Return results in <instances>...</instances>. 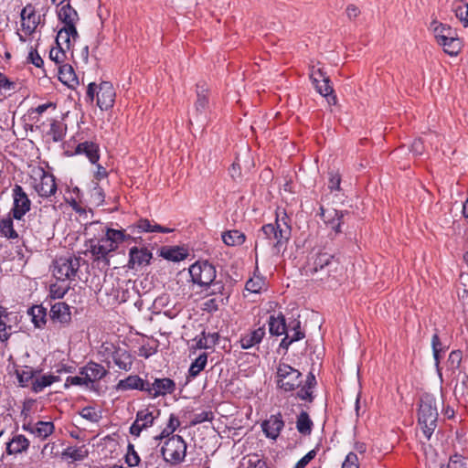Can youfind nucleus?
<instances>
[{
    "instance_id": "obj_15",
    "label": "nucleus",
    "mask_w": 468,
    "mask_h": 468,
    "mask_svg": "<svg viewBox=\"0 0 468 468\" xmlns=\"http://www.w3.org/2000/svg\"><path fill=\"white\" fill-rule=\"evenodd\" d=\"M284 421L282 414L271 415L268 420H265L261 423V429L267 438L276 440L282 429L284 428Z\"/></svg>"
},
{
    "instance_id": "obj_49",
    "label": "nucleus",
    "mask_w": 468,
    "mask_h": 468,
    "mask_svg": "<svg viewBox=\"0 0 468 468\" xmlns=\"http://www.w3.org/2000/svg\"><path fill=\"white\" fill-rule=\"evenodd\" d=\"M48 108L56 109V104L49 101L44 104H40L36 108H31L28 111L29 116L36 123L39 122V115L45 112Z\"/></svg>"
},
{
    "instance_id": "obj_39",
    "label": "nucleus",
    "mask_w": 468,
    "mask_h": 468,
    "mask_svg": "<svg viewBox=\"0 0 468 468\" xmlns=\"http://www.w3.org/2000/svg\"><path fill=\"white\" fill-rule=\"evenodd\" d=\"M55 426L52 421L39 420L34 424L33 434L40 440H46L49 435L54 432Z\"/></svg>"
},
{
    "instance_id": "obj_58",
    "label": "nucleus",
    "mask_w": 468,
    "mask_h": 468,
    "mask_svg": "<svg viewBox=\"0 0 468 468\" xmlns=\"http://www.w3.org/2000/svg\"><path fill=\"white\" fill-rule=\"evenodd\" d=\"M441 468H467V466L462 455L454 453L450 457L448 464L441 465Z\"/></svg>"
},
{
    "instance_id": "obj_12",
    "label": "nucleus",
    "mask_w": 468,
    "mask_h": 468,
    "mask_svg": "<svg viewBox=\"0 0 468 468\" xmlns=\"http://www.w3.org/2000/svg\"><path fill=\"white\" fill-rule=\"evenodd\" d=\"M153 381L148 379V387H146V394L150 398L165 397L172 394L176 390V382L169 378H152Z\"/></svg>"
},
{
    "instance_id": "obj_38",
    "label": "nucleus",
    "mask_w": 468,
    "mask_h": 468,
    "mask_svg": "<svg viewBox=\"0 0 468 468\" xmlns=\"http://www.w3.org/2000/svg\"><path fill=\"white\" fill-rule=\"evenodd\" d=\"M64 37V41L67 44V48H69L70 37L74 40L79 37L76 26L70 23L69 26H64L58 32L56 37V45L59 46V38Z\"/></svg>"
},
{
    "instance_id": "obj_5",
    "label": "nucleus",
    "mask_w": 468,
    "mask_h": 468,
    "mask_svg": "<svg viewBox=\"0 0 468 468\" xmlns=\"http://www.w3.org/2000/svg\"><path fill=\"white\" fill-rule=\"evenodd\" d=\"M276 378L277 387L285 392L294 391L303 383L302 373L285 363L279 364Z\"/></svg>"
},
{
    "instance_id": "obj_43",
    "label": "nucleus",
    "mask_w": 468,
    "mask_h": 468,
    "mask_svg": "<svg viewBox=\"0 0 468 468\" xmlns=\"http://www.w3.org/2000/svg\"><path fill=\"white\" fill-rule=\"evenodd\" d=\"M160 415V410H156V415L148 409L138 410L136 413V420L142 421L143 427L148 428L154 424V419Z\"/></svg>"
},
{
    "instance_id": "obj_17",
    "label": "nucleus",
    "mask_w": 468,
    "mask_h": 468,
    "mask_svg": "<svg viewBox=\"0 0 468 468\" xmlns=\"http://www.w3.org/2000/svg\"><path fill=\"white\" fill-rule=\"evenodd\" d=\"M36 192L41 197H49L57 192V183L55 176L44 170L40 177V182L34 186Z\"/></svg>"
},
{
    "instance_id": "obj_19",
    "label": "nucleus",
    "mask_w": 468,
    "mask_h": 468,
    "mask_svg": "<svg viewBox=\"0 0 468 468\" xmlns=\"http://www.w3.org/2000/svg\"><path fill=\"white\" fill-rule=\"evenodd\" d=\"M49 317L53 322H58L62 325H69L71 322V313L69 304L58 302L51 305Z\"/></svg>"
},
{
    "instance_id": "obj_42",
    "label": "nucleus",
    "mask_w": 468,
    "mask_h": 468,
    "mask_svg": "<svg viewBox=\"0 0 468 468\" xmlns=\"http://www.w3.org/2000/svg\"><path fill=\"white\" fill-rule=\"evenodd\" d=\"M39 370H34L30 367H26L25 369H16L15 373L20 387H27L30 380H32Z\"/></svg>"
},
{
    "instance_id": "obj_10",
    "label": "nucleus",
    "mask_w": 468,
    "mask_h": 468,
    "mask_svg": "<svg viewBox=\"0 0 468 468\" xmlns=\"http://www.w3.org/2000/svg\"><path fill=\"white\" fill-rule=\"evenodd\" d=\"M13 207L10 214L16 220H21L31 208V200L20 185H15L13 188Z\"/></svg>"
},
{
    "instance_id": "obj_21",
    "label": "nucleus",
    "mask_w": 468,
    "mask_h": 468,
    "mask_svg": "<svg viewBox=\"0 0 468 468\" xmlns=\"http://www.w3.org/2000/svg\"><path fill=\"white\" fill-rule=\"evenodd\" d=\"M76 154H85L91 164H96L100 159V148L96 143L85 141L75 148Z\"/></svg>"
},
{
    "instance_id": "obj_62",
    "label": "nucleus",
    "mask_w": 468,
    "mask_h": 468,
    "mask_svg": "<svg viewBox=\"0 0 468 468\" xmlns=\"http://www.w3.org/2000/svg\"><path fill=\"white\" fill-rule=\"evenodd\" d=\"M454 12L455 16L463 22V27H468V4L456 6Z\"/></svg>"
},
{
    "instance_id": "obj_55",
    "label": "nucleus",
    "mask_w": 468,
    "mask_h": 468,
    "mask_svg": "<svg viewBox=\"0 0 468 468\" xmlns=\"http://www.w3.org/2000/svg\"><path fill=\"white\" fill-rule=\"evenodd\" d=\"M125 463L130 467L138 466L141 463V458L137 452L134 450V446L132 443L128 444V451L125 455Z\"/></svg>"
},
{
    "instance_id": "obj_7",
    "label": "nucleus",
    "mask_w": 468,
    "mask_h": 468,
    "mask_svg": "<svg viewBox=\"0 0 468 468\" xmlns=\"http://www.w3.org/2000/svg\"><path fill=\"white\" fill-rule=\"evenodd\" d=\"M80 269V258L62 256L54 261L53 275L58 281L73 279Z\"/></svg>"
},
{
    "instance_id": "obj_44",
    "label": "nucleus",
    "mask_w": 468,
    "mask_h": 468,
    "mask_svg": "<svg viewBox=\"0 0 468 468\" xmlns=\"http://www.w3.org/2000/svg\"><path fill=\"white\" fill-rule=\"evenodd\" d=\"M90 191V202L95 207H100L104 203L105 194L99 183L93 182Z\"/></svg>"
},
{
    "instance_id": "obj_4",
    "label": "nucleus",
    "mask_w": 468,
    "mask_h": 468,
    "mask_svg": "<svg viewBox=\"0 0 468 468\" xmlns=\"http://www.w3.org/2000/svg\"><path fill=\"white\" fill-rule=\"evenodd\" d=\"M161 453L165 463L179 464L186 457V442L181 436L173 435L162 446Z\"/></svg>"
},
{
    "instance_id": "obj_50",
    "label": "nucleus",
    "mask_w": 468,
    "mask_h": 468,
    "mask_svg": "<svg viewBox=\"0 0 468 468\" xmlns=\"http://www.w3.org/2000/svg\"><path fill=\"white\" fill-rule=\"evenodd\" d=\"M463 360V352L459 349L453 350L450 353L448 360H447V366L449 369L455 371L458 369L461 366Z\"/></svg>"
},
{
    "instance_id": "obj_30",
    "label": "nucleus",
    "mask_w": 468,
    "mask_h": 468,
    "mask_svg": "<svg viewBox=\"0 0 468 468\" xmlns=\"http://www.w3.org/2000/svg\"><path fill=\"white\" fill-rule=\"evenodd\" d=\"M314 422L309 414L302 410L296 417V429L298 432L303 436H308L312 433Z\"/></svg>"
},
{
    "instance_id": "obj_51",
    "label": "nucleus",
    "mask_w": 468,
    "mask_h": 468,
    "mask_svg": "<svg viewBox=\"0 0 468 468\" xmlns=\"http://www.w3.org/2000/svg\"><path fill=\"white\" fill-rule=\"evenodd\" d=\"M80 415L89 420V421H91V422H99L100 420L101 419V412H97L95 410V409L91 406H86L84 407L80 411Z\"/></svg>"
},
{
    "instance_id": "obj_47",
    "label": "nucleus",
    "mask_w": 468,
    "mask_h": 468,
    "mask_svg": "<svg viewBox=\"0 0 468 468\" xmlns=\"http://www.w3.org/2000/svg\"><path fill=\"white\" fill-rule=\"evenodd\" d=\"M65 132L66 127L62 123H60L57 120L52 121L48 135L52 137V140L54 142H61L65 136Z\"/></svg>"
},
{
    "instance_id": "obj_24",
    "label": "nucleus",
    "mask_w": 468,
    "mask_h": 468,
    "mask_svg": "<svg viewBox=\"0 0 468 468\" xmlns=\"http://www.w3.org/2000/svg\"><path fill=\"white\" fill-rule=\"evenodd\" d=\"M188 253L184 248L174 246H164L160 249V256L167 261L178 262L185 260Z\"/></svg>"
},
{
    "instance_id": "obj_63",
    "label": "nucleus",
    "mask_w": 468,
    "mask_h": 468,
    "mask_svg": "<svg viewBox=\"0 0 468 468\" xmlns=\"http://www.w3.org/2000/svg\"><path fill=\"white\" fill-rule=\"evenodd\" d=\"M28 63L35 65L37 68H42L44 61L36 48H31L27 58Z\"/></svg>"
},
{
    "instance_id": "obj_28",
    "label": "nucleus",
    "mask_w": 468,
    "mask_h": 468,
    "mask_svg": "<svg viewBox=\"0 0 468 468\" xmlns=\"http://www.w3.org/2000/svg\"><path fill=\"white\" fill-rule=\"evenodd\" d=\"M125 229H114L112 228L105 229V237L101 238L102 242H109V246L115 251L119 244L123 242L125 237Z\"/></svg>"
},
{
    "instance_id": "obj_9",
    "label": "nucleus",
    "mask_w": 468,
    "mask_h": 468,
    "mask_svg": "<svg viewBox=\"0 0 468 468\" xmlns=\"http://www.w3.org/2000/svg\"><path fill=\"white\" fill-rule=\"evenodd\" d=\"M258 239L271 246L274 253H280L282 250H284L289 242L288 239H282L280 237L278 230L274 228V225L265 224L259 230Z\"/></svg>"
},
{
    "instance_id": "obj_18",
    "label": "nucleus",
    "mask_w": 468,
    "mask_h": 468,
    "mask_svg": "<svg viewBox=\"0 0 468 468\" xmlns=\"http://www.w3.org/2000/svg\"><path fill=\"white\" fill-rule=\"evenodd\" d=\"M22 28L27 35L34 33L39 24L40 16L36 15L35 7L32 4L27 5L21 11Z\"/></svg>"
},
{
    "instance_id": "obj_56",
    "label": "nucleus",
    "mask_w": 468,
    "mask_h": 468,
    "mask_svg": "<svg viewBox=\"0 0 468 468\" xmlns=\"http://www.w3.org/2000/svg\"><path fill=\"white\" fill-rule=\"evenodd\" d=\"M90 382H91V378L89 377H80V376L70 377L69 376L66 378L64 388H69V386H71V385H73V386H83L84 385V386L90 388Z\"/></svg>"
},
{
    "instance_id": "obj_35",
    "label": "nucleus",
    "mask_w": 468,
    "mask_h": 468,
    "mask_svg": "<svg viewBox=\"0 0 468 468\" xmlns=\"http://www.w3.org/2000/svg\"><path fill=\"white\" fill-rule=\"evenodd\" d=\"M431 26L438 43L445 40L446 37L456 35V30L449 25L433 21Z\"/></svg>"
},
{
    "instance_id": "obj_54",
    "label": "nucleus",
    "mask_w": 468,
    "mask_h": 468,
    "mask_svg": "<svg viewBox=\"0 0 468 468\" xmlns=\"http://www.w3.org/2000/svg\"><path fill=\"white\" fill-rule=\"evenodd\" d=\"M32 323L35 327L42 329L47 323V309L42 305H39V308L37 309V313L33 315Z\"/></svg>"
},
{
    "instance_id": "obj_32",
    "label": "nucleus",
    "mask_w": 468,
    "mask_h": 468,
    "mask_svg": "<svg viewBox=\"0 0 468 468\" xmlns=\"http://www.w3.org/2000/svg\"><path fill=\"white\" fill-rule=\"evenodd\" d=\"M58 17L65 26H69L70 23L75 24L79 19L78 13L70 3H67L58 9Z\"/></svg>"
},
{
    "instance_id": "obj_46",
    "label": "nucleus",
    "mask_w": 468,
    "mask_h": 468,
    "mask_svg": "<svg viewBox=\"0 0 468 468\" xmlns=\"http://www.w3.org/2000/svg\"><path fill=\"white\" fill-rule=\"evenodd\" d=\"M265 279L261 276L250 278L245 284V289L252 293H260L265 286Z\"/></svg>"
},
{
    "instance_id": "obj_60",
    "label": "nucleus",
    "mask_w": 468,
    "mask_h": 468,
    "mask_svg": "<svg viewBox=\"0 0 468 468\" xmlns=\"http://www.w3.org/2000/svg\"><path fill=\"white\" fill-rule=\"evenodd\" d=\"M329 180H328V187L331 191L337 190L339 191L340 184H341V176L338 172H335L334 170L328 172Z\"/></svg>"
},
{
    "instance_id": "obj_45",
    "label": "nucleus",
    "mask_w": 468,
    "mask_h": 468,
    "mask_svg": "<svg viewBox=\"0 0 468 468\" xmlns=\"http://www.w3.org/2000/svg\"><path fill=\"white\" fill-rule=\"evenodd\" d=\"M228 303V296H216L204 303V310L208 313H214L217 312L220 306L227 305Z\"/></svg>"
},
{
    "instance_id": "obj_26",
    "label": "nucleus",
    "mask_w": 468,
    "mask_h": 468,
    "mask_svg": "<svg viewBox=\"0 0 468 468\" xmlns=\"http://www.w3.org/2000/svg\"><path fill=\"white\" fill-rule=\"evenodd\" d=\"M89 450L86 445L67 447L61 453L64 460H70L73 462H80L89 456Z\"/></svg>"
},
{
    "instance_id": "obj_13",
    "label": "nucleus",
    "mask_w": 468,
    "mask_h": 468,
    "mask_svg": "<svg viewBox=\"0 0 468 468\" xmlns=\"http://www.w3.org/2000/svg\"><path fill=\"white\" fill-rule=\"evenodd\" d=\"M320 216L324 222L330 227L336 235L343 232V226L346 224V218L349 217V212L336 209L326 210L324 207H321Z\"/></svg>"
},
{
    "instance_id": "obj_33",
    "label": "nucleus",
    "mask_w": 468,
    "mask_h": 468,
    "mask_svg": "<svg viewBox=\"0 0 468 468\" xmlns=\"http://www.w3.org/2000/svg\"><path fill=\"white\" fill-rule=\"evenodd\" d=\"M13 219L15 218L10 213L6 218L0 219V233L8 239H16L18 238V233L14 229Z\"/></svg>"
},
{
    "instance_id": "obj_11",
    "label": "nucleus",
    "mask_w": 468,
    "mask_h": 468,
    "mask_svg": "<svg viewBox=\"0 0 468 468\" xmlns=\"http://www.w3.org/2000/svg\"><path fill=\"white\" fill-rule=\"evenodd\" d=\"M101 242V239H90L89 240V250L91 253L93 262L96 263L97 267L107 270L110 267L109 255L114 250L109 245H103Z\"/></svg>"
},
{
    "instance_id": "obj_36",
    "label": "nucleus",
    "mask_w": 468,
    "mask_h": 468,
    "mask_svg": "<svg viewBox=\"0 0 468 468\" xmlns=\"http://www.w3.org/2000/svg\"><path fill=\"white\" fill-rule=\"evenodd\" d=\"M274 228L278 230L280 237L283 239H288L290 240L292 235V227L290 225V218L286 213L282 218L276 217Z\"/></svg>"
},
{
    "instance_id": "obj_1",
    "label": "nucleus",
    "mask_w": 468,
    "mask_h": 468,
    "mask_svg": "<svg viewBox=\"0 0 468 468\" xmlns=\"http://www.w3.org/2000/svg\"><path fill=\"white\" fill-rule=\"evenodd\" d=\"M438 417L435 397L430 393L422 394L420 398L418 423L427 440L431 439L437 428Z\"/></svg>"
},
{
    "instance_id": "obj_31",
    "label": "nucleus",
    "mask_w": 468,
    "mask_h": 468,
    "mask_svg": "<svg viewBox=\"0 0 468 468\" xmlns=\"http://www.w3.org/2000/svg\"><path fill=\"white\" fill-rule=\"evenodd\" d=\"M313 85L319 94L327 99L329 104L335 105L336 103L337 99L331 85L330 78L324 79L320 83Z\"/></svg>"
},
{
    "instance_id": "obj_48",
    "label": "nucleus",
    "mask_w": 468,
    "mask_h": 468,
    "mask_svg": "<svg viewBox=\"0 0 468 468\" xmlns=\"http://www.w3.org/2000/svg\"><path fill=\"white\" fill-rule=\"evenodd\" d=\"M51 384H53L51 375H43L41 378L32 381V390L35 393H38L42 391L45 388L50 386Z\"/></svg>"
},
{
    "instance_id": "obj_61",
    "label": "nucleus",
    "mask_w": 468,
    "mask_h": 468,
    "mask_svg": "<svg viewBox=\"0 0 468 468\" xmlns=\"http://www.w3.org/2000/svg\"><path fill=\"white\" fill-rule=\"evenodd\" d=\"M212 287L210 294H219L218 296H228L229 299L230 292L225 288L224 283L221 281H215L210 284Z\"/></svg>"
},
{
    "instance_id": "obj_64",
    "label": "nucleus",
    "mask_w": 468,
    "mask_h": 468,
    "mask_svg": "<svg viewBox=\"0 0 468 468\" xmlns=\"http://www.w3.org/2000/svg\"><path fill=\"white\" fill-rule=\"evenodd\" d=\"M342 468H359L357 455L355 452H349L342 464Z\"/></svg>"
},
{
    "instance_id": "obj_40",
    "label": "nucleus",
    "mask_w": 468,
    "mask_h": 468,
    "mask_svg": "<svg viewBox=\"0 0 468 468\" xmlns=\"http://www.w3.org/2000/svg\"><path fill=\"white\" fill-rule=\"evenodd\" d=\"M443 47L444 52L450 56H456L461 50V40L457 37V34L446 37L445 40L439 42Z\"/></svg>"
},
{
    "instance_id": "obj_53",
    "label": "nucleus",
    "mask_w": 468,
    "mask_h": 468,
    "mask_svg": "<svg viewBox=\"0 0 468 468\" xmlns=\"http://www.w3.org/2000/svg\"><path fill=\"white\" fill-rule=\"evenodd\" d=\"M299 390L296 392L295 398L305 400L309 403H312L314 400V388H308L306 384H301V386L298 388Z\"/></svg>"
},
{
    "instance_id": "obj_34",
    "label": "nucleus",
    "mask_w": 468,
    "mask_h": 468,
    "mask_svg": "<svg viewBox=\"0 0 468 468\" xmlns=\"http://www.w3.org/2000/svg\"><path fill=\"white\" fill-rule=\"evenodd\" d=\"M88 369H90L89 378H91V382H90V388L95 390L94 382L105 378L108 374V370H106L101 364L94 361L88 362Z\"/></svg>"
},
{
    "instance_id": "obj_14",
    "label": "nucleus",
    "mask_w": 468,
    "mask_h": 468,
    "mask_svg": "<svg viewBox=\"0 0 468 468\" xmlns=\"http://www.w3.org/2000/svg\"><path fill=\"white\" fill-rule=\"evenodd\" d=\"M152 258L153 253L147 248L133 246L129 250L127 267L138 271L143 266L149 265Z\"/></svg>"
},
{
    "instance_id": "obj_23",
    "label": "nucleus",
    "mask_w": 468,
    "mask_h": 468,
    "mask_svg": "<svg viewBox=\"0 0 468 468\" xmlns=\"http://www.w3.org/2000/svg\"><path fill=\"white\" fill-rule=\"evenodd\" d=\"M114 364L122 370L129 371L132 368L133 363V357L126 350L118 348L112 352V355Z\"/></svg>"
},
{
    "instance_id": "obj_37",
    "label": "nucleus",
    "mask_w": 468,
    "mask_h": 468,
    "mask_svg": "<svg viewBox=\"0 0 468 468\" xmlns=\"http://www.w3.org/2000/svg\"><path fill=\"white\" fill-rule=\"evenodd\" d=\"M222 240L227 246H239L246 240V236L239 230L233 229L222 233Z\"/></svg>"
},
{
    "instance_id": "obj_25",
    "label": "nucleus",
    "mask_w": 468,
    "mask_h": 468,
    "mask_svg": "<svg viewBox=\"0 0 468 468\" xmlns=\"http://www.w3.org/2000/svg\"><path fill=\"white\" fill-rule=\"evenodd\" d=\"M29 444L30 442L26 436L22 434L16 435L6 443V453L9 455L21 453L28 449Z\"/></svg>"
},
{
    "instance_id": "obj_57",
    "label": "nucleus",
    "mask_w": 468,
    "mask_h": 468,
    "mask_svg": "<svg viewBox=\"0 0 468 468\" xmlns=\"http://www.w3.org/2000/svg\"><path fill=\"white\" fill-rule=\"evenodd\" d=\"M65 58L66 53L60 45H57V48H52L49 51V58L58 65H60Z\"/></svg>"
},
{
    "instance_id": "obj_20",
    "label": "nucleus",
    "mask_w": 468,
    "mask_h": 468,
    "mask_svg": "<svg viewBox=\"0 0 468 468\" xmlns=\"http://www.w3.org/2000/svg\"><path fill=\"white\" fill-rule=\"evenodd\" d=\"M148 379H143L138 375H130L124 379H121L115 388L117 390L136 389L146 393Z\"/></svg>"
},
{
    "instance_id": "obj_29",
    "label": "nucleus",
    "mask_w": 468,
    "mask_h": 468,
    "mask_svg": "<svg viewBox=\"0 0 468 468\" xmlns=\"http://www.w3.org/2000/svg\"><path fill=\"white\" fill-rule=\"evenodd\" d=\"M58 79L62 83L66 84L69 88H73L79 84L77 75L73 68L69 64L59 66Z\"/></svg>"
},
{
    "instance_id": "obj_22",
    "label": "nucleus",
    "mask_w": 468,
    "mask_h": 468,
    "mask_svg": "<svg viewBox=\"0 0 468 468\" xmlns=\"http://www.w3.org/2000/svg\"><path fill=\"white\" fill-rule=\"evenodd\" d=\"M267 324L271 335L280 336L286 334L288 331L286 319L281 312L277 315L271 314L267 320Z\"/></svg>"
},
{
    "instance_id": "obj_3",
    "label": "nucleus",
    "mask_w": 468,
    "mask_h": 468,
    "mask_svg": "<svg viewBox=\"0 0 468 468\" xmlns=\"http://www.w3.org/2000/svg\"><path fill=\"white\" fill-rule=\"evenodd\" d=\"M125 230L123 242L133 241L136 244H141L143 242L142 237L136 236V234H141L143 232L171 233L174 231L173 229L163 227L147 218L138 219L135 223L128 226Z\"/></svg>"
},
{
    "instance_id": "obj_27",
    "label": "nucleus",
    "mask_w": 468,
    "mask_h": 468,
    "mask_svg": "<svg viewBox=\"0 0 468 468\" xmlns=\"http://www.w3.org/2000/svg\"><path fill=\"white\" fill-rule=\"evenodd\" d=\"M207 91L208 88L205 82L197 84V101L195 103V109L197 115L203 114L208 106Z\"/></svg>"
},
{
    "instance_id": "obj_2",
    "label": "nucleus",
    "mask_w": 468,
    "mask_h": 468,
    "mask_svg": "<svg viewBox=\"0 0 468 468\" xmlns=\"http://www.w3.org/2000/svg\"><path fill=\"white\" fill-rule=\"evenodd\" d=\"M97 98V105L101 111L111 109L115 101V90L110 81H101L99 86L91 82L88 85L86 91L87 101L92 102Z\"/></svg>"
},
{
    "instance_id": "obj_6",
    "label": "nucleus",
    "mask_w": 468,
    "mask_h": 468,
    "mask_svg": "<svg viewBox=\"0 0 468 468\" xmlns=\"http://www.w3.org/2000/svg\"><path fill=\"white\" fill-rule=\"evenodd\" d=\"M192 282L201 287H208L216 279V268L208 261H197L189 268Z\"/></svg>"
},
{
    "instance_id": "obj_8",
    "label": "nucleus",
    "mask_w": 468,
    "mask_h": 468,
    "mask_svg": "<svg viewBox=\"0 0 468 468\" xmlns=\"http://www.w3.org/2000/svg\"><path fill=\"white\" fill-rule=\"evenodd\" d=\"M337 263L334 255L325 251H318L309 259L306 272L314 275L319 271L326 270V276L329 277L332 266Z\"/></svg>"
},
{
    "instance_id": "obj_16",
    "label": "nucleus",
    "mask_w": 468,
    "mask_h": 468,
    "mask_svg": "<svg viewBox=\"0 0 468 468\" xmlns=\"http://www.w3.org/2000/svg\"><path fill=\"white\" fill-rule=\"evenodd\" d=\"M266 335L265 324L259 326L258 328L252 329L248 333L241 335L239 339L240 347L242 349H250L252 347H256L257 350H260L259 345L261 343L262 339Z\"/></svg>"
},
{
    "instance_id": "obj_41",
    "label": "nucleus",
    "mask_w": 468,
    "mask_h": 468,
    "mask_svg": "<svg viewBox=\"0 0 468 468\" xmlns=\"http://www.w3.org/2000/svg\"><path fill=\"white\" fill-rule=\"evenodd\" d=\"M207 363V354H200L190 365L188 369V377L190 378H197L199 373L205 368Z\"/></svg>"
},
{
    "instance_id": "obj_59",
    "label": "nucleus",
    "mask_w": 468,
    "mask_h": 468,
    "mask_svg": "<svg viewBox=\"0 0 468 468\" xmlns=\"http://www.w3.org/2000/svg\"><path fill=\"white\" fill-rule=\"evenodd\" d=\"M213 419L214 414L212 411H202L200 413L195 414L193 420L190 421V426H196L205 421H212Z\"/></svg>"
},
{
    "instance_id": "obj_52",
    "label": "nucleus",
    "mask_w": 468,
    "mask_h": 468,
    "mask_svg": "<svg viewBox=\"0 0 468 468\" xmlns=\"http://www.w3.org/2000/svg\"><path fill=\"white\" fill-rule=\"evenodd\" d=\"M441 343L440 340V337L437 334H434L431 338V347H432V353H433V358L435 361V366L440 371V363H441V356L440 353L442 351V348L441 347Z\"/></svg>"
}]
</instances>
